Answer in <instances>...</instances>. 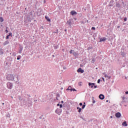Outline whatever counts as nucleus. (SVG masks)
Segmentation results:
<instances>
[{"instance_id":"1","label":"nucleus","mask_w":128,"mask_h":128,"mask_svg":"<svg viewBox=\"0 0 128 128\" xmlns=\"http://www.w3.org/2000/svg\"><path fill=\"white\" fill-rule=\"evenodd\" d=\"M14 76L13 74H8L6 76V80H14Z\"/></svg>"},{"instance_id":"2","label":"nucleus","mask_w":128,"mask_h":128,"mask_svg":"<svg viewBox=\"0 0 128 128\" xmlns=\"http://www.w3.org/2000/svg\"><path fill=\"white\" fill-rule=\"evenodd\" d=\"M7 88L10 89L12 90V83L8 82L7 83Z\"/></svg>"},{"instance_id":"3","label":"nucleus","mask_w":128,"mask_h":128,"mask_svg":"<svg viewBox=\"0 0 128 128\" xmlns=\"http://www.w3.org/2000/svg\"><path fill=\"white\" fill-rule=\"evenodd\" d=\"M55 112H56V114H57L58 115H60V113L62 112V110L60 108H57L56 111H55Z\"/></svg>"},{"instance_id":"4","label":"nucleus","mask_w":128,"mask_h":128,"mask_svg":"<svg viewBox=\"0 0 128 128\" xmlns=\"http://www.w3.org/2000/svg\"><path fill=\"white\" fill-rule=\"evenodd\" d=\"M94 86H95V83H91V82L88 83V86H90L91 88H93Z\"/></svg>"},{"instance_id":"5","label":"nucleus","mask_w":128,"mask_h":128,"mask_svg":"<svg viewBox=\"0 0 128 128\" xmlns=\"http://www.w3.org/2000/svg\"><path fill=\"white\" fill-rule=\"evenodd\" d=\"M99 98L101 100H104V94H100L99 96Z\"/></svg>"},{"instance_id":"6","label":"nucleus","mask_w":128,"mask_h":128,"mask_svg":"<svg viewBox=\"0 0 128 128\" xmlns=\"http://www.w3.org/2000/svg\"><path fill=\"white\" fill-rule=\"evenodd\" d=\"M121 116H122V114H121L120 112H118L116 114V116L118 118H120Z\"/></svg>"},{"instance_id":"7","label":"nucleus","mask_w":128,"mask_h":128,"mask_svg":"<svg viewBox=\"0 0 128 128\" xmlns=\"http://www.w3.org/2000/svg\"><path fill=\"white\" fill-rule=\"evenodd\" d=\"M77 72H78L84 73V70H82V68H80L78 70Z\"/></svg>"},{"instance_id":"8","label":"nucleus","mask_w":128,"mask_h":128,"mask_svg":"<svg viewBox=\"0 0 128 128\" xmlns=\"http://www.w3.org/2000/svg\"><path fill=\"white\" fill-rule=\"evenodd\" d=\"M70 14L71 15L74 16V15H76L77 14V12H76V11H70Z\"/></svg>"},{"instance_id":"9","label":"nucleus","mask_w":128,"mask_h":128,"mask_svg":"<svg viewBox=\"0 0 128 128\" xmlns=\"http://www.w3.org/2000/svg\"><path fill=\"white\" fill-rule=\"evenodd\" d=\"M67 24L71 28L72 26V22L70 21V20H68V21L67 22Z\"/></svg>"},{"instance_id":"10","label":"nucleus","mask_w":128,"mask_h":128,"mask_svg":"<svg viewBox=\"0 0 128 128\" xmlns=\"http://www.w3.org/2000/svg\"><path fill=\"white\" fill-rule=\"evenodd\" d=\"M122 126H127L128 124H126V122L124 121V122H123L122 124Z\"/></svg>"},{"instance_id":"11","label":"nucleus","mask_w":128,"mask_h":128,"mask_svg":"<svg viewBox=\"0 0 128 128\" xmlns=\"http://www.w3.org/2000/svg\"><path fill=\"white\" fill-rule=\"evenodd\" d=\"M100 42H104L106 40V38H100Z\"/></svg>"},{"instance_id":"12","label":"nucleus","mask_w":128,"mask_h":128,"mask_svg":"<svg viewBox=\"0 0 128 128\" xmlns=\"http://www.w3.org/2000/svg\"><path fill=\"white\" fill-rule=\"evenodd\" d=\"M67 90H70V92H72V88L70 86L67 88Z\"/></svg>"},{"instance_id":"13","label":"nucleus","mask_w":128,"mask_h":128,"mask_svg":"<svg viewBox=\"0 0 128 128\" xmlns=\"http://www.w3.org/2000/svg\"><path fill=\"white\" fill-rule=\"evenodd\" d=\"M45 18L46 19V20H47L48 22H50V18H49L48 17V16H45Z\"/></svg>"},{"instance_id":"14","label":"nucleus","mask_w":128,"mask_h":128,"mask_svg":"<svg viewBox=\"0 0 128 128\" xmlns=\"http://www.w3.org/2000/svg\"><path fill=\"white\" fill-rule=\"evenodd\" d=\"M9 44V42L8 40H6L4 44L5 46V45H6V44Z\"/></svg>"},{"instance_id":"15","label":"nucleus","mask_w":128,"mask_h":128,"mask_svg":"<svg viewBox=\"0 0 128 128\" xmlns=\"http://www.w3.org/2000/svg\"><path fill=\"white\" fill-rule=\"evenodd\" d=\"M116 6L118 8H120V4H116Z\"/></svg>"},{"instance_id":"16","label":"nucleus","mask_w":128,"mask_h":128,"mask_svg":"<svg viewBox=\"0 0 128 128\" xmlns=\"http://www.w3.org/2000/svg\"><path fill=\"white\" fill-rule=\"evenodd\" d=\"M104 78H109V79L110 78V76H109L106 74L104 75Z\"/></svg>"},{"instance_id":"17","label":"nucleus","mask_w":128,"mask_h":128,"mask_svg":"<svg viewBox=\"0 0 128 128\" xmlns=\"http://www.w3.org/2000/svg\"><path fill=\"white\" fill-rule=\"evenodd\" d=\"M4 19H3V18H2V17H0V22H4Z\"/></svg>"},{"instance_id":"18","label":"nucleus","mask_w":128,"mask_h":128,"mask_svg":"<svg viewBox=\"0 0 128 128\" xmlns=\"http://www.w3.org/2000/svg\"><path fill=\"white\" fill-rule=\"evenodd\" d=\"M82 110V108H79L78 110V112L79 113L81 112Z\"/></svg>"},{"instance_id":"19","label":"nucleus","mask_w":128,"mask_h":128,"mask_svg":"<svg viewBox=\"0 0 128 128\" xmlns=\"http://www.w3.org/2000/svg\"><path fill=\"white\" fill-rule=\"evenodd\" d=\"M86 107V104H83L82 106V109H84Z\"/></svg>"},{"instance_id":"20","label":"nucleus","mask_w":128,"mask_h":128,"mask_svg":"<svg viewBox=\"0 0 128 128\" xmlns=\"http://www.w3.org/2000/svg\"><path fill=\"white\" fill-rule=\"evenodd\" d=\"M100 80L99 79L98 80V84H100Z\"/></svg>"},{"instance_id":"21","label":"nucleus","mask_w":128,"mask_h":128,"mask_svg":"<svg viewBox=\"0 0 128 128\" xmlns=\"http://www.w3.org/2000/svg\"><path fill=\"white\" fill-rule=\"evenodd\" d=\"M92 63H94V62H96V60L94 58L93 60H92Z\"/></svg>"},{"instance_id":"22","label":"nucleus","mask_w":128,"mask_h":128,"mask_svg":"<svg viewBox=\"0 0 128 128\" xmlns=\"http://www.w3.org/2000/svg\"><path fill=\"white\" fill-rule=\"evenodd\" d=\"M92 30H96V28L94 27L92 28Z\"/></svg>"},{"instance_id":"23","label":"nucleus","mask_w":128,"mask_h":128,"mask_svg":"<svg viewBox=\"0 0 128 128\" xmlns=\"http://www.w3.org/2000/svg\"><path fill=\"white\" fill-rule=\"evenodd\" d=\"M9 36L8 35V36H7L6 37V39H8L9 38Z\"/></svg>"},{"instance_id":"24","label":"nucleus","mask_w":128,"mask_h":128,"mask_svg":"<svg viewBox=\"0 0 128 128\" xmlns=\"http://www.w3.org/2000/svg\"><path fill=\"white\" fill-rule=\"evenodd\" d=\"M72 51H73L72 50H70V54H72Z\"/></svg>"},{"instance_id":"25","label":"nucleus","mask_w":128,"mask_h":128,"mask_svg":"<svg viewBox=\"0 0 128 128\" xmlns=\"http://www.w3.org/2000/svg\"><path fill=\"white\" fill-rule=\"evenodd\" d=\"M94 89H96V88H97V86L94 85Z\"/></svg>"},{"instance_id":"26","label":"nucleus","mask_w":128,"mask_h":128,"mask_svg":"<svg viewBox=\"0 0 128 128\" xmlns=\"http://www.w3.org/2000/svg\"><path fill=\"white\" fill-rule=\"evenodd\" d=\"M72 91H73V92H76V89H74V88H72Z\"/></svg>"},{"instance_id":"27","label":"nucleus","mask_w":128,"mask_h":128,"mask_svg":"<svg viewBox=\"0 0 128 128\" xmlns=\"http://www.w3.org/2000/svg\"><path fill=\"white\" fill-rule=\"evenodd\" d=\"M79 105H80V106H82V102H80L79 104Z\"/></svg>"},{"instance_id":"28","label":"nucleus","mask_w":128,"mask_h":128,"mask_svg":"<svg viewBox=\"0 0 128 128\" xmlns=\"http://www.w3.org/2000/svg\"><path fill=\"white\" fill-rule=\"evenodd\" d=\"M9 35H8V36H12V34L11 33V32H10V33H9Z\"/></svg>"},{"instance_id":"29","label":"nucleus","mask_w":128,"mask_h":128,"mask_svg":"<svg viewBox=\"0 0 128 128\" xmlns=\"http://www.w3.org/2000/svg\"><path fill=\"white\" fill-rule=\"evenodd\" d=\"M126 20H127L126 18H124V22H126Z\"/></svg>"},{"instance_id":"30","label":"nucleus","mask_w":128,"mask_h":128,"mask_svg":"<svg viewBox=\"0 0 128 128\" xmlns=\"http://www.w3.org/2000/svg\"><path fill=\"white\" fill-rule=\"evenodd\" d=\"M60 108H62V104H60Z\"/></svg>"},{"instance_id":"31","label":"nucleus","mask_w":128,"mask_h":128,"mask_svg":"<svg viewBox=\"0 0 128 128\" xmlns=\"http://www.w3.org/2000/svg\"><path fill=\"white\" fill-rule=\"evenodd\" d=\"M6 33H8V30H6Z\"/></svg>"},{"instance_id":"32","label":"nucleus","mask_w":128,"mask_h":128,"mask_svg":"<svg viewBox=\"0 0 128 128\" xmlns=\"http://www.w3.org/2000/svg\"><path fill=\"white\" fill-rule=\"evenodd\" d=\"M126 94H128V91L126 92Z\"/></svg>"},{"instance_id":"33","label":"nucleus","mask_w":128,"mask_h":128,"mask_svg":"<svg viewBox=\"0 0 128 128\" xmlns=\"http://www.w3.org/2000/svg\"><path fill=\"white\" fill-rule=\"evenodd\" d=\"M61 103L62 104H64V101H61Z\"/></svg>"},{"instance_id":"34","label":"nucleus","mask_w":128,"mask_h":128,"mask_svg":"<svg viewBox=\"0 0 128 128\" xmlns=\"http://www.w3.org/2000/svg\"><path fill=\"white\" fill-rule=\"evenodd\" d=\"M60 104H57V106H59Z\"/></svg>"},{"instance_id":"35","label":"nucleus","mask_w":128,"mask_h":128,"mask_svg":"<svg viewBox=\"0 0 128 128\" xmlns=\"http://www.w3.org/2000/svg\"><path fill=\"white\" fill-rule=\"evenodd\" d=\"M20 59V58H17V60H19Z\"/></svg>"},{"instance_id":"36","label":"nucleus","mask_w":128,"mask_h":128,"mask_svg":"<svg viewBox=\"0 0 128 128\" xmlns=\"http://www.w3.org/2000/svg\"><path fill=\"white\" fill-rule=\"evenodd\" d=\"M110 118H113V116H110Z\"/></svg>"},{"instance_id":"37","label":"nucleus","mask_w":128,"mask_h":128,"mask_svg":"<svg viewBox=\"0 0 128 128\" xmlns=\"http://www.w3.org/2000/svg\"><path fill=\"white\" fill-rule=\"evenodd\" d=\"M79 109H80L79 107H77V110H79Z\"/></svg>"},{"instance_id":"38","label":"nucleus","mask_w":128,"mask_h":128,"mask_svg":"<svg viewBox=\"0 0 128 128\" xmlns=\"http://www.w3.org/2000/svg\"><path fill=\"white\" fill-rule=\"evenodd\" d=\"M102 80H103L104 82V78H102Z\"/></svg>"},{"instance_id":"39","label":"nucleus","mask_w":128,"mask_h":128,"mask_svg":"<svg viewBox=\"0 0 128 128\" xmlns=\"http://www.w3.org/2000/svg\"><path fill=\"white\" fill-rule=\"evenodd\" d=\"M120 28V26H118V28Z\"/></svg>"},{"instance_id":"40","label":"nucleus","mask_w":128,"mask_h":128,"mask_svg":"<svg viewBox=\"0 0 128 128\" xmlns=\"http://www.w3.org/2000/svg\"><path fill=\"white\" fill-rule=\"evenodd\" d=\"M4 103L3 102V103H2V105H4Z\"/></svg>"},{"instance_id":"41","label":"nucleus","mask_w":128,"mask_h":128,"mask_svg":"<svg viewBox=\"0 0 128 128\" xmlns=\"http://www.w3.org/2000/svg\"><path fill=\"white\" fill-rule=\"evenodd\" d=\"M108 102V100H106V102Z\"/></svg>"},{"instance_id":"42","label":"nucleus","mask_w":128,"mask_h":128,"mask_svg":"<svg viewBox=\"0 0 128 128\" xmlns=\"http://www.w3.org/2000/svg\"><path fill=\"white\" fill-rule=\"evenodd\" d=\"M1 26H2V25Z\"/></svg>"}]
</instances>
